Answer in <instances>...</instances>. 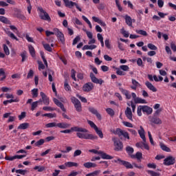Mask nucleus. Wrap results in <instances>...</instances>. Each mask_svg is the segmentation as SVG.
I'll use <instances>...</instances> for the list:
<instances>
[{"mask_svg": "<svg viewBox=\"0 0 176 176\" xmlns=\"http://www.w3.org/2000/svg\"><path fill=\"white\" fill-rule=\"evenodd\" d=\"M114 163H118V164H120L121 166H124L126 168H133V166L135 167L136 168H139L141 170L142 168H144V166L142 165H138L136 163L133 162L132 164H130V162L122 160L120 158H118L117 160H114Z\"/></svg>", "mask_w": 176, "mask_h": 176, "instance_id": "1", "label": "nucleus"}, {"mask_svg": "<svg viewBox=\"0 0 176 176\" xmlns=\"http://www.w3.org/2000/svg\"><path fill=\"white\" fill-rule=\"evenodd\" d=\"M37 10H39L40 12L39 17L41 20H45V21H52L50 16H49V14L45 11L42 7H38Z\"/></svg>", "mask_w": 176, "mask_h": 176, "instance_id": "2", "label": "nucleus"}, {"mask_svg": "<svg viewBox=\"0 0 176 176\" xmlns=\"http://www.w3.org/2000/svg\"><path fill=\"white\" fill-rule=\"evenodd\" d=\"M77 132L76 135L78 137V138H84V140H98V135L89 133H82L80 131Z\"/></svg>", "mask_w": 176, "mask_h": 176, "instance_id": "3", "label": "nucleus"}, {"mask_svg": "<svg viewBox=\"0 0 176 176\" xmlns=\"http://www.w3.org/2000/svg\"><path fill=\"white\" fill-rule=\"evenodd\" d=\"M72 131H80V133H88L89 131L87 129L79 127V126H73L71 129H65L64 131H60V133H64L65 134H69V133H72Z\"/></svg>", "mask_w": 176, "mask_h": 176, "instance_id": "4", "label": "nucleus"}, {"mask_svg": "<svg viewBox=\"0 0 176 176\" xmlns=\"http://www.w3.org/2000/svg\"><path fill=\"white\" fill-rule=\"evenodd\" d=\"M89 152H90L91 153H95L96 155H100L102 159H106L107 160H111L113 159V157H112L101 151H98L96 149H91V150H89Z\"/></svg>", "mask_w": 176, "mask_h": 176, "instance_id": "5", "label": "nucleus"}, {"mask_svg": "<svg viewBox=\"0 0 176 176\" xmlns=\"http://www.w3.org/2000/svg\"><path fill=\"white\" fill-rule=\"evenodd\" d=\"M112 141L114 144V151L116 152H119L123 151V142L119 140L118 138L113 137L112 138Z\"/></svg>", "mask_w": 176, "mask_h": 176, "instance_id": "6", "label": "nucleus"}, {"mask_svg": "<svg viewBox=\"0 0 176 176\" xmlns=\"http://www.w3.org/2000/svg\"><path fill=\"white\" fill-rule=\"evenodd\" d=\"M71 101L72 104H74L77 112H82V104H80V101L74 96L71 98Z\"/></svg>", "mask_w": 176, "mask_h": 176, "instance_id": "7", "label": "nucleus"}, {"mask_svg": "<svg viewBox=\"0 0 176 176\" xmlns=\"http://www.w3.org/2000/svg\"><path fill=\"white\" fill-rule=\"evenodd\" d=\"M63 2L65 3L66 8H69V9H72V8H74V6H76V9H78V10H79V12H82V8H80V7H79L78 3H76L74 1H69V0H63Z\"/></svg>", "mask_w": 176, "mask_h": 176, "instance_id": "8", "label": "nucleus"}, {"mask_svg": "<svg viewBox=\"0 0 176 176\" xmlns=\"http://www.w3.org/2000/svg\"><path fill=\"white\" fill-rule=\"evenodd\" d=\"M53 31L55 32V35L57 36V38H58L61 43L64 45V43H65V38L64 37V34H63V32H61L58 28H54Z\"/></svg>", "mask_w": 176, "mask_h": 176, "instance_id": "9", "label": "nucleus"}, {"mask_svg": "<svg viewBox=\"0 0 176 176\" xmlns=\"http://www.w3.org/2000/svg\"><path fill=\"white\" fill-rule=\"evenodd\" d=\"M89 76L93 83H96V85H102V83H104V80H102V79L97 78V77H96V76L94 75V74H93V72L90 73Z\"/></svg>", "mask_w": 176, "mask_h": 176, "instance_id": "10", "label": "nucleus"}, {"mask_svg": "<svg viewBox=\"0 0 176 176\" xmlns=\"http://www.w3.org/2000/svg\"><path fill=\"white\" fill-rule=\"evenodd\" d=\"M175 163V157L173 156H168L164 160V164L165 166H171Z\"/></svg>", "mask_w": 176, "mask_h": 176, "instance_id": "11", "label": "nucleus"}, {"mask_svg": "<svg viewBox=\"0 0 176 176\" xmlns=\"http://www.w3.org/2000/svg\"><path fill=\"white\" fill-rule=\"evenodd\" d=\"M94 89V85L93 82H87L82 87L83 91H85V93H89V91H91Z\"/></svg>", "mask_w": 176, "mask_h": 176, "instance_id": "12", "label": "nucleus"}, {"mask_svg": "<svg viewBox=\"0 0 176 176\" xmlns=\"http://www.w3.org/2000/svg\"><path fill=\"white\" fill-rule=\"evenodd\" d=\"M89 112H91V113H93V115H95L96 118L98 119V120H101V119H102V117H101V114H100V113H98V111L95 108L89 107Z\"/></svg>", "mask_w": 176, "mask_h": 176, "instance_id": "13", "label": "nucleus"}, {"mask_svg": "<svg viewBox=\"0 0 176 176\" xmlns=\"http://www.w3.org/2000/svg\"><path fill=\"white\" fill-rule=\"evenodd\" d=\"M124 113L127 119L133 122V111L130 107H126Z\"/></svg>", "mask_w": 176, "mask_h": 176, "instance_id": "14", "label": "nucleus"}, {"mask_svg": "<svg viewBox=\"0 0 176 176\" xmlns=\"http://www.w3.org/2000/svg\"><path fill=\"white\" fill-rule=\"evenodd\" d=\"M53 101H54V104L56 105H57V107H59V108H60V109L63 112H65L67 111V109H65V107H64V104L63 103H61V102L58 101V100L57 98H54Z\"/></svg>", "mask_w": 176, "mask_h": 176, "instance_id": "15", "label": "nucleus"}, {"mask_svg": "<svg viewBox=\"0 0 176 176\" xmlns=\"http://www.w3.org/2000/svg\"><path fill=\"white\" fill-rule=\"evenodd\" d=\"M15 12V16L17 18V19H21V20H26V17L25 16H24L23 14H22L21 13V10H19V9H15L14 10Z\"/></svg>", "mask_w": 176, "mask_h": 176, "instance_id": "16", "label": "nucleus"}, {"mask_svg": "<svg viewBox=\"0 0 176 176\" xmlns=\"http://www.w3.org/2000/svg\"><path fill=\"white\" fill-rule=\"evenodd\" d=\"M40 96H41L44 105H49V104H50V102L49 101V98H47V96H46L45 93L41 92Z\"/></svg>", "mask_w": 176, "mask_h": 176, "instance_id": "17", "label": "nucleus"}, {"mask_svg": "<svg viewBox=\"0 0 176 176\" xmlns=\"http://www.w3.org/2000/svg\"><path fill=\"white\" fill-rule=\"evenodd\" d=\"M145 85L146 87H148L151 91H153V93H156V91H157V89H156V87H155V86L149 81H146Z\"/></svg>", "mask_w": 176, "mask_h": 176, "instance_id": "18", "label": "nucleus"}, {"mask_svg": "<svg viewBox=\"0 0 176 176\" xmlns=\"http://www.w3.org/2000/svg\"><path fill=\"white\" fill-rule=\"evenodd\" d=\"M124 19L126 24L129 25V27H133V19L131 16L126 14L124 16Z\"/></svg>", "mask_w": 176, "mask_h": 176, "instance_id": "19", "label": "nucleus"}, {"mask_svg": "<svg viewBox=\"0 0 176 176\" xmlns=\"http://www.w3.org/2000/svg\"><path fill=\"white\" fill-rule=\"evenodd\" d=\"M143 107V112L146 113V115H151L152 112H153V109L151 107H149V106H142Z\"/></svg>", "mask_w": 176, "mask_h": 176, "instance_id": "20", "label": "nucleus"}, {"mask_svg": "<svg viewBox=\"0 0 176 176\" xmlns=\"http://www.w3.org/2000/svg\"><path fill=\"white\" fill-rule=\"evenodd\" d=\"M120 91L122 93V94H124L126 97V98H127V100H130L131 98V95H130V93L129 92V91L122 88V87H120L119 88Z\"/></svg>", "mask_w": 176, "mask_h": 176, "instance_id": "21", "label": "nucleus"}, {"mask_svg": "<svg viewBox=\"0 0 176 176\" xmlns=\"http://www.w3.org/2000/svg\"><path fill=\"white\" fill-rule=\"evenodd\" d=\"M150 122H151V123H154V124H162V120L155 116L151 118Z\"/></svg>", "mask_w": 176, "mask_h": 176, "instance_id": "22", "label": "nucleus"}, {"mask_svg": "<svg viewBox=\"0 0 176 176\" xmlns=\"http://www.w3.org/2000/svg\"><path fill=\"white\" fill-rule=\"evenodd\" d=\"M138 133L140 135L142 140L145 142L146 138H145V131L144 130V127H142V126H140V130L138 131Z\"/></svg>", "mask_w": 176, "mask_h": 176, "instance_id": "23", "label": "nucleus"}, {"mask_svg": "<svg viewBox=\"0 0 176 176\" xmlns=\"http://www.w3.org/2000/svg\"><path fill=\"white\" fill-rule=\"evenodd\" d=\"M131 159H137L139 162H141V159H142V153L137 152L135 155H131Z\"/></svg>", "mask_w": 176, "mask_h": 176, "instance_id": "24", "label": "nucleus"}, {"mask_svg": "<svg viewBox=\"0 0 176 176\" xmlns=\"http://www.w3.org/2000/svg\"><path fill=\"white\" fill-rule=\"evenodd\" d=\"M29 127H30V123H28V122H25V123L21 124L18 126V129H19V130H27V129H28Z\"/></svg>", "mask_w": 176, "mask_h": 176, "instance_id": "25", "label": "nucleus"}, {"mask_svg": "<svg viewBox=\"0 0 176 176\" xmlns=\"http://www.w3.org/2000/svg\"><path fill=\"white\" fill-rule=\"evenodd\" d=\"M69 126L71 125L67 122H59L57 124V127H59V129H68Z\"/></svg>", "mask_w": 176, "mask_h": 176, "instance_id": "26", "label": "nucleus"}, {"mask_svg": "<svg viewBox=\"0 0 176 176\" xmlns=\"http://www.w3.org/2000/svg\"><path fill=\"white\" fill-rule=\"evenodd\" d=\"M83 166L84 167H85V168H91L97 167V165L93 162H85L84 163Z\"/></svg>", "mask_w": 176, "mask_h": 176, "instance_id": "27", "label": "nucleus"}, {"mask_svg": "<svg viewBox=\"0 0 176 176\" xmlns=\"http://www.w3.org/2000/svg\"><path fill=\"white\" fill-rule=\"evenodd\" d=\"M135 104H148V102L145 100V99H142L140 97H138V98L135 99Z\"/></svg>", "mask_w": 176, "mask_h": 176, "instance_id": "28", "label": "nucleus"}, {"mask_svg": "<svg viewBox=\"0 0 176 176\" xmlns=\"http://www.w3.org/2000/svg\"><path fill=\"white\" fill-rule=\"evenodd\" d=\"M97 45H84L82 47V50H93V49H96Z\"/></svg>", "mask_w": 176, "mask_h": 176, "instance_id": "29", "label": "nucleus"}, {"mask_svg": "<svg viewBox=\"0 0 176 176\" xmlns=\"http://www.w3.org/2000/svg\"><path fill=\"white\" fill-rule=\"evenodd\" d=\"M28 49L30 54H31L32 57H35V48L31 45H28Z\"/></svg>", "mask_w": 176, "mask_h": 176, "instance_id": "30", "label": "nucleus"}, {"mask_svg": "<svg viewBox=\"0 0 176 176\" xmlns=\"http://www.w3.org/2000/svg\"><path fill=\"white\" fill-rule=\"evenodd\" d=\"M66 167H78V164L76 162H68L65 164Z\"/></svg>", "mask_w": 176, "mask_h": 176, "instance_id": "31", "label": "nucleus"}, {"mask_svg": "<svg viewBox=\"0 0 176 176\" xmlns=\"http://www.w3.org/2000/svg\"><path fill=\"white\" fill-rule=\"evenodd\" d=\"M126 151L129 155V156L131 157V155H133V153H134V148H133V147H131L130 146H127L126 147Z\"/></svg>", "mask_w": 176, "mask_h": 176, "instance_id": "32", "label": "nucleus"}, {"mask_svg": "<svg viewBox=\"0 0 176 176\" xmlns=\"http://www.w3.org/2000/svg\"><path fill=\"white\" fill-rule=\"evenodd\" d=\"M160 148L165 152H171V149H170V148L167 147V146L164 145L163 143H160Z\"/></svg>", "mask_w": 176, "mask_h": 176, "instance_id": "33", "label": "nucleus"}, {"mask_svg": "<svg viewBox=\"0 0 176 176\" xmlns=\"http://www.w3.org/2000/svg\"><path fill=\"white\" fill-rule=\"evenodd\" d=\"M0 21H1V23H4V24H10V21L5 16H0Z\"/></svg>", "mask_w": 176, "mask_h": 176, "instance_id": "34", "label": "nucleus"}, {"mask_svg": "<svg viewBox=\"0 0 176 176\" xmlns=\"http://www.w3.org/2000/svg\"><path fill=\"white\" fill-rule=\"evenodd\" d=\"M135 32L137 34H139L140 35H143V36H148V33L146 32V31L145 30H136Z\"/></svg>", "mask_w": 176, "mask_h": 176, "instance_id": "35", "label": "nucleus"}, {"mask_svg": "<svg viewBox=\"0 0 176 176\" xmlns=\"http://www.w3.org/2000/svg\"><path fill=\"white\" fill-rule=\"evenodd\" d=\"M16 174H21V175H25L28 173V170H23V169H18L15 171Z\"/></svg>", "mask_w": 176, "mask_h": 176, "instance_id": "36", "label": "nucleus"}, {"mask_svg": "<svg viewBox=\"0 0 176 176\" xmlns=\"http://www.w3.org/2000/svg\"><path fill=\"white\" fill-rule=\"evenodd\" d=\"M3 51L4 53L6 54V56H9L10 54V51L9 50V47H8V45L6 44H3Z\"/></svg>", "mask_w": 176, "mask_h": 176, "instance_id": "37", "label": "nucleus"}, {"mask_svg": "<svg viewBox=\"0 0 176 176\" xmlns=\"http://www.w3.org/2000/svg\"><path fill=\"white\" fill-rule=\"evenodd\" d=\"M21 56L22 57V63H24L27 60V51H23L21 53Z\"/></svg>", "mask_w": 176, "mask_h": 176, "instance_id": "38", "label": "nucleus"}, {"mask_svg": "<svg viewBox=\"0 0 176 176\" xmlns=\"http://www.w3.org/2000/svg\"><path fill=\"white\" fill-rule=\"evenodd\" d=\"M43 45L44 49H45L47 52H52L53 50V49H52V47H50V45L49 44H45V43L43 42Z\"/></svg>", "mask_w": 176, "mask_h": 176, "instance_id": "39", "label": "nucleus"}, {"mask_svg": "<svg viewBox=\"0 0 176 176\" xmlns=\"http://www.w3.org/2000/svg\"><path fill=\"white\" fill-rule=\"evenodd\" d=\"M95 131L98 135H99L100 138H104V133H102V131L99 130L98 127L95 129Z\"/></svg>", "mask_w": 176, "mask_h": 176, "instance_id": "40", "label": "nucleus"}, {"mask_svg": "<svg viewBox=\"0 0 176 176\" xmlns=\"http://www.w3.org/2000/svg\"><path fill=\"white\" fill-rule=\"evenodd\" d=\"M43 116H45L47 118H50V119L53 118H56L57 117V114L56 113H45L43 115Z\"/></svg>", "mask_w": 176, "mask_h": 176, "instance_id": "41", "label": "nucleus"}, {"mask_svg": "<svg viewBox=\"0 0 176 176\" xmlns=\"http://www.w3.org/2000/svg\"><path fill=\"white\" fill-rule=\"evenodd\" d=\"M123 133H124V131H122V129L118 128L116 130L115 134H117V135H118V137L120 138V137L123 135Z\"/></svg>", "mask_w": 176, "mask_h": 176, "instance_id": "42", "label": "nucleus"}, {"mask_svg": "<svg viewBox=\"0 0 176 176\" xmlns=\"http://www.w3.org/2000/svg\"><path fill=\"white\" fill-rule=\"evenodd\" d=\"M82 31H84V32H86L89 39H93V33H91V32H89L86 29H82Z\"/></svg>", "mask_w": 176, "mask_h": 176, "instance_id": "43", "label": "nucleus"}, {"mask_svg": "<svg viewBox=\"0 0 176 176\" xmlns=\"http://www.w3.org/2000/svg\"><path fill=\"white\" fill-rule=\"evenodd\" d=\"M45 127H47V129H50L52 127H57V123L50 122V123L46 124Z\"/></svg>", "mask_w": 176, "mask_h": 176, "instance_id": "44", "label": "nucleus"}, {"mask_svg": "<svg viewBox=\"0 0 176 176\" xmlns=\"http://www.w3.org/2000/svg\"><path fill=\"white\" fill-rule=\"evenodd\" d=\"M34 170H38V173H42V171H45V166H36Z\"/></svg>", "mask_w": 176, "mask_h": 176, "instance_id": "45", "label": "nucleus"}, {"mask_svg": "<svg viewBox=\"0 0 176 176\" xmlns=\"http://www.w3.org/2000/svg\"><path fill=\"white\" fill-rule=\"evenodd\" d=\"M43 144H45V140L43 139H41L38 141H37L34 145L35 146H41V145H43Z\"/></svg>", "mask_w": 176, "mask_h": 176, "instance_id": "46", "label": "nucleus"}, {"mask_svg": "<svg viewBox=\"0 0 176 176\" xmlns=\"http://www.w3.org/2000/svg\"><path fill=\"white\" fill-rule=\"evenodd\" d=\"M100 173H101L100 170H95L91 173L87 174L86 176H97L98 174H100Z\"/></svg>", "mask_w": 176, "mask_h": 176, "instance_id": "47", "label": "nucleus"}, {"mask_svg": "<svg viewBox=\"0 0 176 176\" xmlns=\"http://www.w3.org/2000/svg\"><path fill=\"white\" fill-rule=\"evenodd\" d=\"M147 47H148V49H150V50H157V47H156L155 45H153L152 43H148L147 45Z\"/></svg>", "mask_w": 176, "mask_h": 176, "instance_id": "48", "label": "nucleus"}, {"mask_svg": "<svg viewBox=\"0 0 176 176\" xmlns=\"http://www.w3.org/2000/svg\"><path fill=\"white\" fill-rule=\"evenodd\" d=\"M87 123L92 129H94V130H96L98 127L97 126V125H96V124L93 122V121L87 120Z\"/></svg>", "mask_w": 176, "mask_h": 176, "instance_id": "49", "label": "nucleus"}, {"mask_svg": "<svg viewBox=\"0 0 176 176\" xmlns=\"http://www.w3.org/2000/svg\"><path fill=\"white\" fill-rule=\"evenodd\" d=\"M148 174H150L151 176H160V173H156L153 170H147Z\"/></svg>", "mask_w": 176, "mask_h": 176, "instance_id": "50", "label": "nucleus"}, {"mask_svg": "<svg viewBox=\"0 0 176 176\" xmlns=\"http://www.w3.org/2000/svg\"><path fill=\"white\" fill-rule=\"evenodd\" d=\"M106 111L107 112V113L109 115H110V116H113V115H115V111H113V109H112L111 108H107L106 109Z\"/></svg>", "mask_w": 176, "mask_h": 176, "instance_id": "51", "label": "nucleus"}, {"mask_svg": "<svg viewBox=\"0 0 176 176\" xmlns=\"http://www.w3.org/2000/svg\"><path fill=\"white\" fill-rule=\"evenodd\" d=\"M65 89L66 91H69V90H71V87L68 84V80H65Z\"/></svg>", "mask_w": 176, "mask_h": 176, "instance_id": "52", "label": "nucleus"}, {"mask_svg": "<svg viewBox=\"0 0 176 176\" xmlns=\"http://www.w3.org/2000/svg\"><path fill=\"white\" fill-rule=\"evenodd\" d=\"M143 107L142 106L138 107V116H142Z\"/></svg>", "mask_w": 176, "mask_h": 176, "instance_id": "53", "label": "nucleus"}, {"mask_svg": "<svg viewBox=\"0 0 176 176\" xmlns=\"http://www.w3.org/2000/svg\"><path fill=\"white\" fill-rule=\"evenodd\" d=\"M25 116H27V113L25 111H23L21 112V115H19L18 116L19 120H23V119H24V118H25Z\"/></svg>", "mask_w": 176, "mask_h": 176, "instance_id": "54", "label": "nucleus"}, {"mask_svg": "<svg viewBox=\"0 0 176 176\" xmlns=\"http://www.w3.org/2000/svg\"><path fill=\"white\" fill-rule=\"evenodd\" d=\"M43 111H49L50 112L56 111V109L50 107H43Z\"/></svg>", "mask_w": 176, "mask_h": 176, "instance_id": "55", "label": "nucleus"}, {"mask_svg": "<svg viewBox=\"0 0 176 176\" xmlns=\"http://www.w3.org/2000/svg\"><path fill=\"white\" fill-rule=\"evenodd\" d=\"M82 155V151L76 150L74 153V157H76V156H80Z\"/></svg>", "mask_w": 176, "mask_h": 176, "instance_id": "56", "label": "nucleus"}, {"mask_svg": "<svg viewBox=\"0 0 176 176\" xmlns=\"http://www.w3.org/2000/svg\"><path fill=\"white\" fill-rule=\"evenodd\" d=\"M121 32L122 35H124V38H129V32L124 30V28L121 30Z\"/></svg>", "mask_w": 176, "mask_h": 176, "instance_id": "57", "label": "nucleus"}, {"mask_svg": "<svg viewBox=\"0 0 176 176\" xmlns=\"http://www.w3.org/2000/svg\"><path fill=\"white\" fill-rule=\"evenodd\" d=\"M33 98L38 97V89H34L32 90Z\"/></svg>", "mask_w": 176, "mask_h": 176, "instance_id": "58", "label": "nucleus"}, {"mask_svg": "<svg viewBox=\"0 0 176 176\" xmlns=\"http://www.w3.org/2000/svg\"><path fill=\"white\" fill-rule=\"evenodd\" d=\"M34 76V70L30 69L28 74L27 79H30V78H32Z\"/></svg>", "mask_w": 176, "mask_h": 176, "instance_id": "59", "label": "nucleus"}, {"mask_svg": "<svg viewBox=\"0 0 176 176\" xmlns=\"http://www.w3.org/2000/svg\"><path fill=\"white\" fill-rule=\"evenodd\" d=\"M77 97L80 100V101H82V102H87V99H86V98L80 96V95H77Z\"/></svg>", "mask_w": 176, "mask_h": 176, "instance_id": "60", "label": "nucleus"}, {"mask_svg": "<svg viewBox=\"0 0 176 176\" xmlns=\"http://www.w3.org/2000/svg\"><path fill=\"white\" fill-rule=\"evenodd\" d=\"M80 41V36H77L73 41L72 45H75L76 43H78V41Z\"/></svg>", "mask_w": 176, "mask_h": 176, "instance_id": "61", "label": "nucleus"}, {"mask_svg": "<svg viewBox=\"0 0 176 176\" xmlns=\"http://www.w3.org/2000/svg\"><path fill=\"white\" fill-rule=\"evenodd\" d=\"M116 69L117 75H119L120 76H122L124 75V73H123V72H122V70H120L119 68L116 67Z\"/></svg>", "mask_w": 176, "mask_h": 176, "instance_id": "62", "label": "nucleus"}, {"mask_svg": "<svg viewBox=\"0 0 176 176\" xmlns=\"http://www.w3.org/2000/svg\"><path fill=\"white\" fill-rule=\"evenodd\" d=\"M157 5L160 8H163L164 6V1L163 0H157Z\"/></svg>", "mask_w": 176, "mask_h": 176, "instance_id": "63", "label": "nucleus"}, {"mask_svg": "<svg viewBox=\"0 0 176 176\" xmlns=\"http://www.w3.org/2000/svg\"><path fill=\"white\" fill-rule=\"evenodd\" d=\"M105 46L107 47V49H111V43H109V39H107L104 41Z\"/></svg>", "mask_w": 176, "mask_h": 176, "instance_id": "64", "label": "nucleus"}]
</instances>
